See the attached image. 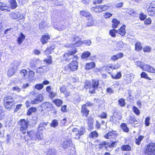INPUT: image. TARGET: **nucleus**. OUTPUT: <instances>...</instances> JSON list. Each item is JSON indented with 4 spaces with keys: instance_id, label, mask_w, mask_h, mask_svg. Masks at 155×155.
Segmentation results:
<instances>
[{
    "instance_id": "44",
    "label": "nucleus",
    "mask_w": 155,
    "mask_h": 155,
    "mask_svg": "<svg viewBox=\"0 0 155 155\" xmlns=\"http://www.w3.org/2000/svg\"><path fill=\"white\" fill-rule=\"evenodd\" d=\"M54 102L58 106H61L62 104V101L60 100L56 99L54 101Z\"/></svg>"
},
{
    "instance_id": "6",
    "label": "nucleus",
    "mask_w": 155,
    "mask_h": 155,
    "mask_svg": "<svg viewBox=\"0 0 155 155\" xmlns=\"http://www.w3.org/2000/svg\"><path fill=\"white\" fill-rule=\"evenodd\" d=\"M113 115L110 117V121L114 123H115L117 122V119L119 120H120L121 119V117L119 116L117 112L115 110H113Z\"/></svg>"
},
{
    "instance_id": "37",
    "label": "nucleus",
    "mask_w": 155,
    "mask_h": 155,
    "mask_svg": "<svg viewBox=\"0 0 155 155\" xmlns=\"http://www.w3.org/2000/svg\"><path fill=\"white\" fill-rule=\"evenodd\" d=\"M36 110V108L35 107L30 108L27 112V114L28 115H30L33 112H35Z\"/></svg>"
},
{
    "instance_id": "3",
    "label": "nucleus",
    "mask_w": 155,
    "mask_h": 155,
    "mask_svg": "<svg viewBox=\"0 0 155 155\" xmlns=\"http://www.w3.org/2000/svg\"><path fill=\"white\" fill-rule=\"evenodd\" d=\"M146 154L148 155H155V143H150L146 147Z\"/></svg>"
},
{
    "instance_id": "11",
    "label": "nucleus",
    "mask_w": 155,
    "mask_h": 155,
    "mask_svg": "<svg viewBox=\"0 0 155 155\" xmlns=\"http://www.w3.org/2000/svg\"><path fill=\"white\" fill-rule=\"evenodd\" d=\"M142 70L149 72L155 73V69L151 66L145 64H144Z\"/></svg>"
},
{
    "instance_id": "42",
    "label": "nucleus",
    "mask_w": 155,
    "mask_h": 155,
    "mask_svg": "<svg viewBox=\"0 0 155 155\" xmlns=\"http://www.w3.org/2000/svg\"><path fill=\"white\" fill-rule=\"evenodd\" d=\"M58 122L57 120L54 119L52 121L51 123V127H55L58 126Z\"/></svg>"
},
{
    "instance_id": "33",
    "label": "nucleus",
    "mask_w": 155,
    "mask_h": 155,
    "mask_svg": "<svg viewBox=\"0 0 155 155\" xmlns=\"http://www.w3.org/2000/svg\"><path fill=\"white\" fill-rule=\"evenodd\" d=\"M56 151L54 149H50L48 151L47 155H55Z\"/></svg>"
},
{
    "instance_id": "28",
    "label": "nucleus",
    "mask_w": 155,
    "mask_h": 155,
    "mask_svg": "<svg viewBox=\"0 0 155 155\" xmlns=\"http://www.w3.org/2000/svg\"><path fill=\"white\" fill-rule=\"evenodd\" d=\"M115 134V131H112L109 132L105 134L104 136L105 138L107 139L110 138L112 136Z\"/></svg>"
},
{
    "instance_id": "27",
    "label": "nucleus",
    "mask_w": 155,
    "mask_h": 155,
    "mask_svg": "<svg viewBox=\"0 0 155 155\" xmlns=\"http://www.w3.org/2000/svg\"><path fill=\"white\" fill-rule=\"evenodd\" d=\"M20 73L21 76L24 79H26L28 77L27 71L26 70L24 69L21 70Z\"/></svg>"
},
{
    "instance_id": "43",
    "label": "nucleus",
    "mask_w": 155,
    "mask_h": 155,
    "mask_svg": "<svg viewBox=\"0 0 155 155\" xmlns=\"http://www.w3.org/2000/svg\"><path fill=\"white\" fill-rule=\"evenodd\" d=\"M138 120L137 119L134 117H130V123L132 124H136L138 123Z\"/></svg>"
},
{
    "instance_id": "26",
    "label": "nucleus",
    "mask_w": 155,
    "mask_h": 155,
    "mask_svg": "<svg viewBox=\"0 0 155 155\" xmlns=\"http://www.w3.org/2000/svg\"><path fill=\"white\" fill-rule=\"evenodd\" d=\"M81 112L83 114V115H85L87 117L89 111L86 107H85V105H83L82 107Z\"/></svg>"
},
{
    "instance_id": "2",
    "label": "nucleus",
    "mask_w": 155,
    "mask_h": 155,
    "mask_svg": "<svg viewBox=\"0 0 155 155\" xmlns=\"http://www.w3.org/2000/svg\"><path fill=\"white\" fill-rule=\"evenodd\" d=\"M72 131L75 134L76 139H79L80 137L84 135L86 132L85 128L82 126H78L72 130Z\"/></svg>"
},
{
    "instance_id": "4",
    "label": "nucleus",
    "mask_w": 155,
    "mask_h": 155,
    "mask_svg": "<svg viewBox=\"0 0 155 155\" xmlns=\"http://www.w3.org/2000/svg\"><path fill=\"white\" fill-rule=\"evenodd\" d=\"M77 51L76 49H75L73 51H69L68 53H65L64 54L63 60L66 61H69L71 58L74 57L75 58H77V55L73 56V55L76 54Z\"/></svg>"
},
{
    "instance_id": "18",
    "label": "nucleus",
    "mask_w": 155,
    "mask_h": 155,
    "mask_svg": "<svg viewBox=\"0 0 155 155\" xmlns=\"http://www.w3.org/2000/svg\"><path fill=\"white\" fill-rule=\"evenodd\" d=\"M80 14L82 16L87 17L88 18H92V15L87 11H82L80 12Z\"/></svg>"
},
{
    "instance_id": "53",
    "label": "nucleus",
    "mask_w": 155,
    "mask_h": 155,
    "mask_svg": "<svg viewBox=\"0 0 155 155\" xmlns=\"http://www.w3.org/2000/svg\"><path fill=\"white\" fill-rule=\"evenodd\" d=\"M97 133L95 131L91 132L89 135V137L91 138L97 137Z\"/></svg>"
},
{
    "instance_id": "34",
    "label": "nucleus",
    "mask_w": 155,
    "mask_h": 155,
    "mask_svg": "<svg viewBox=\"0 0 155 155\" xmlns=\"http://www.w3.org/2000/svg\"><path fill=\"white\" fill-rule=\"evenodd\" d=\"M135 49L137 51H139L142 48V47L140 43L139 42H137L135 45Z\"/></svg>"
},
{
    "instance_id": "56",
    "label": "nucleus",
    "mask_w": 155,
    "mask_h": 155,
    "mask_svg": "<svg viewBox=\"0 0 155 155\" xmlns=\"http://www.w3.org/2000/svg\"><path fill=\"white\" fill-rule=\"evenodd\" d=\"M82 42L87 46H89L91 43V41L90 40H84Z\"/></svg>"
},
{
    "instance_id": "46",
    "label": "nucleus",
    "mask_w": 155,
    "mask_h": 155,
    "mask_svg": "<svg viewBox=\"0 0 155 155\" xmlns=\"http://www.w3.org/2000/svg\"><path fill=\"white\" fill-rule=\"evenodd\" d=\"M133 112L137 115H139L140 113V112L139 109L135 106H133Z\"/></svg>"
},
{
    "instance_id": "9",
    "label": "nucleus",
    "mask_w": 155,
    "mask_h": 155,
    "mask_svg": "<svg viewBox=\"0 0 155 155\" xmlns=\"http://www.w3.org/2000/svg\"><path fill=\"white\" fill-rule=\"evenodd\" d=\"M78 62L76 60H73L68 65V66L71 71H75L77 70L78 68Z\"/></svg>"
},
{
    "instance_id": "50",
    "label": "nucleus",
    "mask_w": 155,
    "mask_h": 155,
    "mask_svg": "<svg viewBox=\"0 0 155 155\" xmlns=\"http://www.w3.org/2000/svg\"><path fill=\"white\" fill-rule=\"evenodd\" d=\"M136 64L141 69H142L145 64L143 63V62L141 61H137L136 62Z\"/></svg>"
},
{
    "instance_id": "19",
    "label": "nucleus",
    "mask_w": 155,
    "mask_h": 155,
    "mask_svg": "<svg viewBox=\"0 0 155 155\" xmlns=\"http://www.w3.org/2000/svg\"><path fill=\"white\" fill-rule=\"evenodd\" d=\"M10 8L6 4L2 2L0 3V9L2 11H10Z\"/></svg>"
},
{
    "instance_id": "36",
    "label": "nucleus",
    "mask_w": 155,
    "mask_h": 155,
    "mask_svg": "<svg viewBox=\"0 0 155 155\" xmlns=\"http://www.w3.org/2000/svg\"><path fill=\"white\" fill-rule=\"evenodd\" d=\"M118 102L120 107H124L125 105V100L123 98H121L119 100Z\"/></svg>"
},
{
    "instance_id": "38",
    "label": "nucleus",
    "mask_w": 155,
    "mask_h": 155,
    "mask_svg": "<svg viewBox=\"0 0 155 155\" xmlns=\"http://www.w3.org/2000/svg\"><path fill=\"white\" fill-rule=\"evenodd\" d=\"M88 21L87 23V26L89 27L92 26L94 24V20L93 19V17L92 18H88Z\"/></svg>"
},
{
    "instance_id": "59",
    "label": "nucleus",
    "mask_w": 155,
    "mask_h": 155,
    "mask_svg": "<svg viewBox=\"0 0 155 155\" xmlns=\"http://www.w3.org/2000/svg\"><path fill=\"white\" fill-rule=\"evenodd\" d=\"M139 17L140 19L141 20H144L146 18V16L142 13L140 14Z\"/></svg>"
},
{
    "instance_id": "62",
    "label": "nucleus",
    "mask_w": 155,
    "mask_h": 155,
    "mask_svg": "<svg viewBox=\"0 0 155 155\" xmlns=\"http://www.w3.org/2000/svg\"><path fill=\"white\" fill-rule=\"evenodd\" d=\"M118 143V141H115L114 142H112V143L110 145V147L112 148L115 147L117 145Z\"/></svg>"
},
{
    "instance_id": "15",
    "label": "nucleus",
    "mask_w": 155,
    "mask_h": 155,
    "mask_svg": "<svg viewBox=\"0 0 155 155\" xmlns=\"http://www.w3.org/2000/svg\"><path fill=\"white\" fill-rule=\"evenodd\" d=\"M16 69L17 67L15 66H14L12 68H10L8 71V76L9 77L12 76L15 73Z\"/></svg>"
},
{
    "instance_id": "30",
    "label": "nucleus",
    "mask_w": 155,
    "mask_h": 155,
    "mask_svg": "<svg viewBox=\"0 0 155 155\" xmlns=\"http://www.w3.org/2000/svg\"><path fill=\"white\" fill-rule=\"evenodd\" d=\"M9 2L11 4V7L12 9H15L17 6V3L15 0H10Z\"/></svg>"
},
{
    "instance_id": "20",
    "label": "nucleus",
    "mask_w": 155,
    "mask_h": 155,
    "mask_svg": "<svg viewBox=\"0 0 155 155\" xmlns=\"http://www.w3.org/2000/svg\"><path fill=\"white\" fill-rule=\"evenodd\" d=\"M81 99L79 95L76 93L74 96L73 102L74 104H78L81 101Z\"/></svg>"
},
{
    "instance_id": "55",
    "label": "nucleus",
    "mask_w": 155,
    "mask_h": 155,
    "mask_svg": "<svg viewBox=\"0 0 155 155\" xmlns=\"http://www.w3.org/2000/svg\"><path fill=\"white\" fill-rule=\"evenodd\" d=\"M117 47L119 49L122 48L124 46V45L122 41L118 42L117 45Z\"/></svg>"
},
{
    "instance_id": "21",
    "label": "nucleus",
    "mask_w": 155,
    "mask_h": 155,
    "mask_svg": "<svg viewBox=\"0 0 155 155\" xmlns=\"http://www.w3.org/2000/svg\"><path fill=\"white\" fill-rule=\"evenodd\" d=\"M133 78L132 75L130 74L127 75L125 77L124 79L127 84H130Z\"/></svg>"
},
{
    "instance_id": "17",
    "label": "nucleus",
    "mask_w": 155,
    "mask_h": 155,
    "mask_svg": "<svg viewBox=\"0 0 155 155\" xmlns=\"http://www.w3.org/2000/svg\"><path fill=\"white\" fill-rule=\"evenodd\" d=\"M125 28V25H123L120 27V28L117 31V33L122 36L124 35L126 33Z\"/></svg>"
},
{
    "instance_id": "7",
    "label": "nucleus",
    "mask_w": 155,
    "mask_h": 155,
    "mask_svg": "<svg viewBox=\"0 0 155 155\" xmlns=\"http://www.w3.org/2000/svg\"><path fill=\"white\" fill-rule=\"evenodd\" d=\"M99 84V81L96 80H94L92 81V86L90 88V92L92 93H95V90L97 88Z\"/></svg>"
},
{
    "instance_id": "23",
    "label": "nucleus",
    "mask_w": 155,
    "mask_h": 155,
    "mask_svg": "<svg viewBox=\"0 0 155 155\" xmlns=\"http://www.w3.org/2000/svg\"><path fill=\"white\" fill-rule=\"evenodd\" d=\"M95 64L93 62L87 63L85 67V68L87 70H89L95 67Z\"/></svg>"
},
{
    "instance_id": "60",
    "label": "nucleus",
    "mask_w": 155,
    "mask_h": 155,
    "mask_svg": "<svg viewBox=\"0 0 155 155\" xmlns=\"http://www.w3.org/2000/svg\"><path fill=\"white\" fill-rule=\"evenodd\" d=\"M46 23L45 22H44V21H41L39 24V26L41 27H42L44 28H46L45 26L46 25Z\"/></svg>"
},
{
    "instance_id": "40",
    "label": "nucleus",
    "mask_w": 155,
    "mask_h": 155,
    "mask_svg": "<svg viewBox=\"0 0 155 155\" xmlns=\"http://www.w3.org/2000/svg\"><path fill=\"white\" fill-rule=\"evenodd\" d=\"M117 33V30L114 29L110 30L109 32L110 35L114 37H115Z\"/></svg>"
},
{
    "instance_id": "1",
    "label": "nucleus",
    "mask_w": 155,
    "mask_h": 155,
    "mask_svg": "<svg viewBox=\"0 0 155 155\" xmlns=\"http://www.w3.org/2000/svg\"><path fill=\"white\" fill-rule=\"evenodd\" d=\"M27 134L30 139L27 140L28 143L31 140L37 141L41 140L43 138L42 134L40 132H38L36 133L34 131L31 130L27 132Z\"/></svg>"
},
{
    "instance_id": "51",
    "label": "nucleus",
    "mask_w": 155,
    "mask_h": 155,
    "mask_svg": "<svg viewBox=\"0 0 155 155\" xmlns=\"http://www.w3.org/2000/svg\"><path fill=\"white\" fill-rule=\"evenodd\" d=\"M35 89L40 90L43 88V85L42 84H37L35 86Z\"/></svg>"
},
{
    "instance_id": "24",
    "label": "nucleus",
    "mask_w": 155,
    "mask_h": 155,
    "mask_svg": "<svg viewBox=\"0 0 155 155\" xmlns=\"http://www.w3.org/2000/svg\"><path fill=\"white\" fill-rule=\"evenodd\" d=\"M112 27L114 28H117L120 23V22L116 18L112 20Z\"/></svg>"
},
{
    "instance_id": "16",
    "label": "nucleus",
    "mask_w": 155,
    "mask_h": 155,
    "mask_svg": "<svg viewBox=\"0 0 155 155\" xmlns=\"http://www.w3.org/2000/svg\"><path fill=\"white\" fill-rule=\"evenodd\" d=\"M50 39V37L48 35H42L41 39V43L42 44H44L46 43L48 40Z\"/></svg>"
},
{
    "instance_id": "13",
    "label": "nucleus",
    "mask_w": 155,
    "mask_h": 155,
    "mask_svg": "<svg viewBox=\"0 0 155 155\" xmlns=\"http://www.w3.org/2000/svg\"><path fill=\"white\" fill-rule=\"evenodd\" d=\"M41 111H44L46 109H50L52 107V104L49 102H45L42 104L41 106Z\"/></svg>"
},
{
    "instance_id": "10",
    "label": "nucleus",
    "mask_w": 155,
    "mask_h": 155,
    "mask_svg": "<svg viewBox=\"0 0 155 155\" xmlns=\"http://www.w3.org/2000/svg\"><path fill=\"white\" fill-rule=\"evenodd\" d=\"M108 6L106 5H99L94 7L93 10L96 12H101L107 10Z\"/></svg>"
},
{
    "instance_id": "63",
    "label": "nucleus",
    "mask_w": 155,
    "mask_h": 155,
    "mask_svg": "<svg viewBox=\"0 0 155 155\" xmlns=\"http://www.w3.org/2000/svg\"><path fill=\"white\" fill-rule=\"evenodd\" d=\"M155 8V1H154L151 3L150 6L149 10L150 9Z\"/></svg>"
},
{
    "instance_id": "31",
    "label": "nucleus",
    "mask_w": 155,
    "mask_h": 155,
    "mask_svg": "<svg viewBox=\"0 0 155 155\" xmlns=\"http://www.w3.org/2000/svg\"><path fill=\"white\" fill-rule=\"evenodd\" d=\"M121 149L123 151H129L131 150V148L128 145H126L122 146L121 147Z\"/></svg>"
},
{
    "instance_id": "25",
    "label": "nucleus",
    "mask_w": 155,
    "mask_h": 155,
    "mask_svg": "<svg viewBox=\"0 0 155 155\" xmlns=\"http://www.w3.org/2000/svg\"><path fill=\"white\" fill-rule=\"evenodd\" d=\"M48 123V122L45 123H41L38 126V132H40V131L44 130L45 129V126H46Z\"/></svg>"
},
{
    "instance_id": "48",
    "label": "nucleus",
    "mask_w": 155,
    "mask_h": 155,
    "mask_svg": "<svg viewBox=\"0 0 155 155\" xmlns=\"http://www.w3.org/2000/svg\"><path fill=\"white\" fill-rule=\"evenodd\" d=\"M121 75L120 72H119L116 75H111L112 77L114 79H118L120 78Z\"/></svg>"
},
{
    "instance_id": "61",
    "label": "nucleus",
    "mask_w": 155,
    "mask_h": 155,
    "mask_svg": "<svg viewBox=\"0 0 155 155\" xmlns=\"http://www.w3.org/2000/svg\"><path fill=\"white\" fill-rule=\"evenodd\" d=\"M112 15V14L109 12H107L104 15V17L106 18H109Z\"/></svg>"
},
{
    "instance_id": "57",
    "label": "nucleus",
    "mask_w": 155,
    "mask_h": 155,
    "mask_svg": "<svg viewBox=\"0 0 155 155\" xmlns=\"http://www.w3.org/2000/svg\"><path fill=\"white\" fill-rule=\"evenodd\" d=\"M83 43L82 41H79L78 42L75 43L74 44V46L75 47H79L81 46Z\"/></svg>"
},
{
    "instance_id": "32",
    "label": "nucleus",
    "mask_w": 155,
    "mask_h": 155,
    "mask_svg": "<svg viewBox=\"0 0 155 155\" xmlns=\"http://www.w3.org/2000/svg\"><path fill=\"white\" fill-rule=\"evenodd\" d=\"M144 138V136H139L138 138H136V143L137 145H140L142 140Z\"/></svg>"
},
{
    "instance_id": "41",
    "label": "nucleus",
    "mask_w": 155,
    "mask_h": 155,
    "mask_svg": "<svg viewBox=\"0 0 155 155\" xmlns=\"http://www.w3.org/2000/svg\"><path fill=\"white\" fill-rule=\"evenodd\" d=\"M107 145V143L105 141L100 142L99 144L98 145V147L100 149L102 148L106 147Z\"/></svg>"
},
{
    "instance_id": "22",
    "label": "nucleus",
    "mask_w": 155,
    "mask_h": 155,
    "mask_svg": "<svg viewBox=\"0 0 155 155\" xmlns=\"http://www.w3.org/2000/svg\"><path fill=\"white\" fill-rule=\"evenodd\" d=\"M72 145V142L70 140H68L64 142L63 147L64 148H66L71 146Z\"/></svg>"
},
{
    "instance_id": "49",
    "label": "nucleus",
    "mask_w": 155,
    "mask_h": 155,
    "mask_svg": "<svg viewBox=\"0 0 155 155\" xmlns=\"http://www.w3.org/2000/svg\"><path fill=\"white\" fill-rule=\"evenodd\" d=\"M49 58L48 59H46L44 60V61L45 62L47 63V64H51L52 62V59L51 58V56H49Z\"/></svg>"
},
{
    "instance_id": "29",
    "label": "nucleus",
    "mask_w": 155,
    "mask_h": 155,
    "mask_svg": "<svg viewBox=\"0 0 155 155\" xmlns=\"http://www.w3.org/2000/svg\"><path fill=\"white\" fill-rule=\"evenodd\" d=\"M25 39V36L22 33H21L18 39V42L19 44L21 45Z\"/></svg>"
},
{
    "instance_id": "58",
    "label": "nucleus",
    "mask_w": 155,
    "mask_h": 155,
    "mask_svg": "<svg viewBox=\"0 0 155 155\" xmlns=\"http://www.w3.org/2000/svg\"><path fill=\"white\" fill-rule=\"evenodd\" d=\"M150 117H148L146 118L145 122L146 125L147 126H149L150 125Z\"/></svg>"
},
{
    "instance_id": "14",
    "label": "nucleus",
    "mask_w": 155,
    "mask_h": 155,
    "mask_svg": "<svg viewBox=\"0 0 155 155\" xmlns=\"http://www.w3.org/2000/svg\"><path fill=\"white\" fill-rule=\"evenodd\" d=\"M4 105L6 108H11L14 107L15 104V101H7L4 102Z\"/></svg>"
},
{
    "instance_id": "5",
    "label": "nucleus",
    "mask_w": 155,
    "mask_h": 155,
    "mask_svg": "<svg viewBox=\"0 0 155 155\" xmlns=\"http://www.w3.org/2000/svg\"><path fill=\"white\" fill-rule=\"evenodd\" d=\"M18 123L19 125H21L20 131L23 134H25L28 127L27 123L25 120L23 119L20 120V121L18 122Z\"/></svg>"
},
{
    "instance_id": "39",
    "label": "nucleus",
    "mask_w": 155,
    "mask_h": 155,
    "mask_svg": "<svg viewBox=\"0 0 155 155\" xmlns=\"http://www.w3.org/2000/svg\"><path fill=\"white\" fill-rule=\"evenodd\" d=\"M121 127L124 131L126 132L129 131V129L127 127L126 124L124 123L122 124L121 125Z\"/></svg>"
},
{
    "instance_id": "54",
    "label": "nucleus",
    "mask_w": 155,
    "mask_h": 155,
    "mask_svg": "<svg viewBox=\"0 0 155 155\" xmlns=\"http://www.w3.org/2000/svg\"><path fill=\"white\" fill-rule=\"evenodd\" d=\"M151 48L149 46H146L143 49V50L144 52H150L151 51Z\"/></svg>"
},
{
    "instance_id": "64",
    "label": "nucleus",
    "mask_w": 155,
    "mask_h": 155,
    "mask_svg": "<svg viewBox=\"0 0 155 155\" xmlns=\"http://www.w3.org/2000/svg\"><path fill=\"white\" fill-rule=\"evenodd\" d=\"M10 15L11 17L14 19H16L18 18V15L15 13H12Z\"/></svg>"
},
{
    "instance_id": "35",
    "label": "nucleus",
    "mask_w": 155,
    "mask_h": 155,
    "mask_svg": "<svg viewBox=\"0 0 155 155\" xmlns=\"http://www.w3.org/2000/svg\"><path fill=\"white\" fill-rule=\"evenodd\" d=\"M91 55V53L88 51H85L82 54L81 58L82 59H84L88 57Z\"/></svg>"
},
{
    "instance_id": "45",
    "label": "nucleus",
    "mask_w": 155,
    "mask_h": 155,
    "mask_svg": "<svg viewBox=\"0 0 155 155\" xmlns=\"http://www.w3.org/2000/svg\"><path fill=\"white\" fill-rule=\"evenodd\" d=\"M148 14L150 16L155 15V8L154 9H150L148 10Z\"/></svg>"
},
{
    "instance_id": "8",
    "label": "nucleus",
    "mask_w": 155,
    "mask_h": 155,
    "mask_svg": "<svg viewBox=\"0 0 155 155\" xmlns=\"http://www.w3.org/2000/svg\"><path fill=\"white\" fill-rule=\"evenodd\" d=\"M49 70V67L47 65L41 66L37 69V72L38 74H43L46 73Z\"/></svg>"
},
{
    "instance_id": "12",
    "label": "nucleus",
    "mask_w": 155,
    "mask_h": 155,
    "mask_svg": "<svg viewBox=\"0 0 155 155\" xmlns=\"http://www.w3.org/2000/svg\"><path fill=\"white\" fill-rule=\"evenodd\" d=\"M43 100V97L41 94H39L36 96V98L32 100L31 104H36L41 102Z\"/></svg>"
},
{
    "instance_id": "47",
    "label": "nucleus",
    "mask_w": 155,
    "mask_h": 155,
    "mask_svg": "<svg viewBox=\"0 0 155 155\" xmlns=\"http://www.w3.org/2000/svg\"><path fill=\"white\" fill-rule=\"evenodd\" d=\"M4 115V113L3 110V107L2 106H0V120L3 118Z\"/></svg>"
},
{
    "instance_id": "52",
    "label": "nucleus",
    "mask_w": 155,
    "mask_h": 155,
    "mask_svg": "<svg viewBox=\"0 0 155 155\" xmlns=\"http://www.w3.org/2000/svg\"><path fill=\"white\" fill-rule=\"evenodd\" d=\"M141 77L142 78H144L150 80V78L148 76L147 74L145 72H142L140 75Z\"/></svg>"
}]
</instances>
